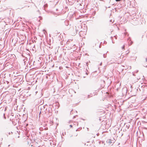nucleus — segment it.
I'll return each instance as SVG.
<instances>
[{"label":"nucleus","mask_w":147,"mask_h":147,"mask_svg":"<svg viewBox=\"0 0 147 147\" xmlns=\"http://www.w3.org/2000/svg\"><path fill=\"white\" fill-rule=\"evenodd\" d=\"M115 141V140L114 138L112 139H108L107 141V143L109 145H112Z\"/></svg>","instance_id":"1"},{"label":"nucleus","mask_w":147,"mask_h":147,"mask_svg":"<svg viewBox=\"0 0 147 147\" xmlns=\"http://www.w3.org/2000/svg\"><path fill=\"white\" fill-rule=\"evenodd\" d=\"M68 25L66 26V27H65V29L66 30H69L70 28V25H68Z\"/></svg>","instance_id":"2"},{"label":"nucleus","mask_w":147,"mask_h":147,"mask_svg":"<svg viewBox=\"0 0 147 147\" xmlns=\"http://www.w3.org/2000/svg\"><path fill=\"white\" fill-rule=\"evenodd\" d=\"M90 147H95V146L93 144V142L92 143V144H91L90 145Z\"/></svg>","instance_id":"3"},{"label":"nucleus","mask_w":147,"mask_h":147,"mask_svg":"<svg viewBox=\"0 0 147 147\" xmlns=\"http://www.w3.org/2000/svg\"><path fill=\"white\" fill-rule=\"evenodd\" d=\"M124 47H125V46L124 45L122 47V49H124Z\"/></svg>","instance_id":"4"},{"label":"nucleus","mask_w":147,"mask_h":147,"mask_svg":"<svg viewBox=\"0 0 147 147\" xmlns=\"http://www.w3.org/2000/svg\"><path fill=\"white\" fill-rule=\"evenodd\" d=\"M32 145L31 146H30V145H29L27 147H32Z\"/></svg>","instance_id":"5"},{"label":"nucleus","mask_w":147,"mask_h":147,"mask_svg":"<svg viewBox=\"0 0 147 147\" xmlns=\"http://www.w3.org/2000/svg\"><path fill=\"white\" fill-rule=\"evenodd\" d=\"M103 55V57L104 58H105L106 57V55L105 54H104Z\"/></svg>","instance_id":"6"},{"label":"nucleus","mask_w":147,"mask_h":147,"mask_svg":"<svg viewBox=\"0 0 147 147\" xmlns=\"http://www.w3.org/2000/svg\"><path fill=\"white\" fill-rule=\"evenodd\" d=\"M145 62H147V58H146V59H145Z\"/></svg>","instance_id":"7"},{"label":"nucleus","mask_w":147,"mask_h":147,"mask_svg":"<svg viewBox=\"0 0 147 147\" xmlns=\"http://www.w3.org/2000/svg\"><path fill=\"white\" fill-rule=\"evenodd\" d=\"M115 1H116L117 2V1H120V0H115Z\"/></svg>","instance_id":"8"},{"label":"nucleus","mask_w":147,"mask_h":147,"mask_svg":"<svg viewBox=\"0 0 147 147\" xmlns=\"http://www.w3.org/2000/svg\"><path fill=\"white\" fill-rule=\"evenodd\" d=\"M144 66L146 67L147 66V65H144Z\"/></svg>","instance_id":"9"},{"label":"nucleus","mask_w":147,"mask_h":147,"mask_svg":"<svg viewBox=\"0 0 147 147\" xmlns=\"http://www.w3.org/2000/svg\"><path fill=\"white\" fill-rule=\"evenodd\" d=\"M79 32V34H81V32Z\"/></svg>","instance_id":"10"},{"label":"nucleus","mask_w":147,"mask_h":147,"mask_svg":"<svg viewBox=\"0 0 147 147\" xmlns=\"http://www.w3.org/2000/svg\"><path fill=\"white\" fill-rule=\"evenodd\" d=\"M70 127H72V125H70Z\"/></svg>","instance_id":"11"},{"label":"nucleus","mask_w":147,"mask_h":147,"mask_svg":"<svg viewBox=\"0 0 147 147\" xmlns=\"http://www.w3.org/2000/svg\"><path fill=\"white\" fill-rule=\"evenodd\" d=\"M114 37H115V39H116V38L115 36H114Z\"/></svg>","instance_id":"12"},{"label":"nucleus","mask_w":147,"mask_h":147,"mask_svg":"<svg viewBox=\"0 0 147 147\" xmlns=\"http://www.w3.org/2000/svg\"><path fill=\"white\" fill-rule=\"evenodd\" d=\"M101 64H102V63H101L100 64V65H101Z\"/></svg>","instance_id":"13"},{"label":"nucleus","mask_w":147,"mask_h":147,"mask_svg":"<svg viewBox=\"0 0 147 147\" xmlns=\"http://www.w3.org/2000/svg\"><path fill=\"white\" fill-rule=\"evenodd\" d=\"M68 22V20H67V21H66V22Z\"/></svg>","instance_id":"14"},{"label":"nucleus","mask_w":147,"mask_h":147,"mask_svg":"<svg viewBox=\"0 0 147 147\" xmlns=\"http://www.w3.org/2000/svg\"><path fill=\"white\" fill-rule=\"evenodd\" d=\"M90 142H87V143H90Z\"/></svg>","instance_id":"15"},{"label":"nucleus","mask_w":147,"mask_h":147,"mask_svg":"<svg viewBox=\"0 0 147 147\" xmlns=\"http://www.w3.org/2000/svg\"><path fill=\"white\" fill-rule=\"evenodd\" d=\"M86 145H87V146H88V144H87Z\"/></svg>","instance_id":"16"},{"label":"nucleus","mask_w":147,"mask_h":147,"mask_svg":"<svg viewBox=\"0 0 147 147\" xmlns=\"http://www.w3.org/2000/svg\"><path fill=\"white\" fill-rule=\"evenodd\" d=\"M66 67V68H68V67Z\"/></svg>","instance_id":"17"}]
</instances>
